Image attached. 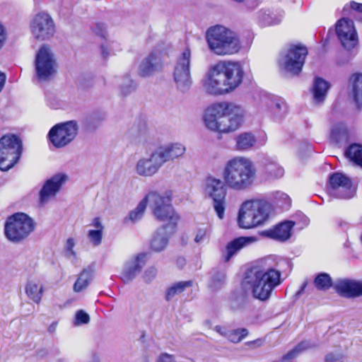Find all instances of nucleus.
Returning a JSON list of instances; mask_svg holds the SVG:
<instances>
[{
	"label": "nucleus",
	"instance_id": "1",
	"mask_svg": "<svg viewBox=\"0 0 362 362\" xmlns=\"http://www.w3.org/2000/svg\"><path fill=\"white\" fill-rule=\"evenodd\" d=\"M243 70L238 62H223L214 66L204 82L211 95H223L235 90L243 81Z\"/></svg>",
	"mask_w": 362,
	"mask_h": 362
},
{
	"label": "nucleus",
	"instance_id": "2",
	"mask_svg": "<svg viewBox=\"0 0 362 362\" xmlns=\"http://www.w3.org/2000/svg\"><path fill=\"white\" fill-rule=\"evenodd\" d=\"M244 115L245 111L241 106L234 103L221 102L207 107L204 121L209 129L228 133L240 128Z\"/></svg>",
	"mask_w": 362,
	"mask_h": 362
},
{
	"label": "nucleus",
	"instance_id": "3",
	"mask_svg": "<svg viewBox=\"0 0 362 362\" xmlns=\"http://www.w3.org/2000/svg\"><path fill=\"white\" fill-rule=\"evenodd\" d=\"M222 176L228 188L235 191H244L253 185L256 178V169L251 159L245 156H235L226 163Z\"/></svg>",
	"mask_w": 362,
	"mask_h": 362
},
{
	"label": "nucleus",
	"instance_id": "4",
	"mask_svg": "<svg viewBox=\"0 0 362 362\" xmlns=\"http://www.w3.org/2000/svg\"><path fill=\"white\" fill-rule=\"evenodd\" d=\"M281 272L272 267L255 266L245 274V281L252 289L255 298L268 300L272 291L281 284Z\"/></svg>",
	"mask_w": 362,
	"mask_h": 362
},
{
	"label": "nucleus",
	"instance_id": "5",
	"mask_svg": "<svg viewBox=\"0 0 362 362\" xmlns=\"http://www.w3.org/2000/svg\"><path fill=\"white\" fill-rule=\"evenodd\" d=\"M209 49L217 55H230L237 53L241 46L235 33L223 26L209 28L206 33Z\"/></svg>",
	"mask_w": 362,
	"mask_h": 362
},
{
	"label": "nucleus",
	"instance_id": "6",
	"mask_svg": "<svg viewBox=\"0 0 362 362\" xmlns=\"http://www.w3.org/2000/svg\"><path fill=\"white\" fill-rule=\"evenodd\" d=\"M147 201L153 215L159 221L168 222L164 226L170 227L171 232L175 230L180 219L172 205V193L170 191L160 193L151 191L147 194Z\"/></svg>",
	"mask_w": 362,
	"mask_h": 362
},
{
	"label": "nucleus",
	"instance_id": "7",
	"mask_svg": "<svg viewBox=\"0 0 362 362\" xmlns=\"http://www.w3.org/2000/svg\"><path fill=\"white\" fill-rule=\"evenodd\" d=\"M271 210V204L265 200L245 201L239 209L238 225L243 228H252L260 226L268 219Z\"/></svg>",
	"mask_w": 362,
	"mask_h": 362
},
{
	"label": "nucleus",
	"instance_id": "8",
	"mask_svg": "<svg viewBox=\"0 0 362 362\" xmlns=\"http://www.w3.org/2000/svg\"><path fill=\"white\" fill-rule=\"evenodd\" d=\"M34 229L33 219L24 213L10 216L4 225L5 236L13 243H20L25 240Z\"/></svg>",
	"mask_w": 362,
	"mask_h": 362
},
{
	"label": "nucleus",
	"instance_id": "9",
	"mask_svg": "<svg viewBox=\"0 0 362 362\" xmlns=\"http://www.w3.org/2000/svg\"><path fill=\"white\" fill-rule=\"evenodd\" d=\"M34 67L35 77L40 82L49 81L57 74L58 69L57 59L49 45H43L37 51Z\"/></svg>",
	"mask_w": 362,
	"mask_h": 362
},
{
	"label": "nucleus",
	"instance_id": "10",
	"mask_svg": "<svg viewBox=\"0 0 362 362\" xmlns=\"http://www.w3.org/2000/svg\"><path fill=\"white\" fill-rule=\"evenodd\" d=\"M22 142L16 135H5L0 139V170L13 167L22 153Z\"/></svg>",
	"mask_w": 362,
	"mask_h": 362
},
{
	"label": "nucleus",
	"instance_id": "11",
	"mask_svg": "<svg viewBox=\"0 0 362 362\" xmlns=\"http://www.w3.org/2000/svg\"><path fill=\"white\" fill-rule=\"evenodd\" d=\"M308 53L305 46L291 45L279 57L280 68L292 74H298L302 70Z\"/></svg>",
	"mask_w": 362,
	"mask_h": 362
},
{
	"label": "nucleus",
	"instance_id": "12",
	"mask_svg": "<svg viewBox=\"0 0 362 362\" xmlns=\"http://www.w3.org/2000/svg\"><path fill=\"white\" fill-rule=\"evenodd\" d=\"M226 185L224 180L209 176L204 182V193L212 199L214 210L220 219L223 218L226 202Z\"/></svg>",
	"mask_w": 362,
	"mask_h": 362
},
{
	"label": "nucleus",
	"instance_id": "13",
	"mask_svg": "<svg viewBox=\"0 0 362 362\" xmlns=\"http://www.w3.org/2000/svg\"><path fill=\"white\" fill-rule=\"evenodd\" d=\"M192 53L186 47L177 59L174 68L173 77L177 89L181 92L188 90L192 85L190 74Z\"/></svg>",
	"mask_w": 362,
	"mask_h": 362
},
{
	"label": "nucleus",
	"instance_id": "14",
	"mask_svg": "<svg viewBox=\"0 0 362 362\" xmlns=\"http://www.w3.org/2000/svg\"><path fill=\"white\" fill-rule=\"evenodd\" d=\"M78 126L76 121L59 123L51 128L48 133L50 142L57 148L64 147L76 136Z\"/></svg>",
	"mask_w": 362,
	"mask_h": 362
},
{
	"label": "nucleus",
	"instance_id": "15",
	"mask_svg": "<svg viewBox=\"0 0 362 362\" xmlns=\"http://www.w3.org/2000/svg\"><path fill=\"white\" fill-rule=\"evenodd\" d=\"M30 28L33 37L40 41L50 39L56 31L54 20L46 12L36 13L30 21Z\"/></svg>",
	"mask_w": 362,
	"mask_h": 362
},
{
	"label": "nucleus",
	"instance_id": "16",
	"mask_svg": "<svg viewBox=\"0 0 362 362\" xmlns=\"http://www.w3.org/2000/svg\"><path fill=\"white\" fill-rule=\"evenodd\" d=\"M335 31L341 46L347 49H354L358 44V34L352 20L341 18L335 25Z\"/></svg>",
	"mask_w": 362,
	"mask_h": 362
},
{
	"label": "nucleus",
	"instance_id": "17",
	"mask_svg": "<svg viewBox=\"0 0 362 362\" xmlns=\"http://www.w3.org/2000/svg\"><path fill=\"white\" fill-rule=\"evenodd\" d=\"M329 194L337 198L350 199L354 196L351 180L340 173H334L329 177Z\"/></svg>",
	"mask_w": 362,
	"mask_h": 362
},
{
	"label": "nucleus",
	"instance_id": "18",
	"mask_svg": "<svg viewBox=\"0 0 362 362\" xmlns=\"http://www.w3.org/2000/svg\"><path fill=\"white\" fill-rule=\"evenodd\" d=\"M163 166L156 151H152L148 156L141 157L136 163L135 173L144 177L155 175Z\"/></svg>",
	"mask_w": 362,
	"mask_h": 362
},
{
	"label": "nucleus",
	"instance_id": "19",
	"mask_svg": "<svg viewBox=\"0 0 362 362\" xmlns=\"http://www.w3.org/2000/svg\"><path fill=\"white\" fill-rule=\"evenodd\" d=\"M147 260L146 253H139L129 259L124 264L120 275L122 281L128 284L141 272Z\"/></svg>",
	"mask_w": 362,
	"mask_h": 362
},
{
	"label": "nucleus",
	"instance_id": "20",
	"mask_svg": "<svg viewBox=\"0 0 362 362\" xmlns=\"http://www.w3.org/2000/svg\"><path fill=\"white\" fill-rule=\"evenodd\" d=\"M67 177L63 174H57L46 180L40 191V203L43 205L54 198L66 181Z\"/></svg>",
	"mask_w": 362,
	"mask_h": 362
},
{
	"label": "nucleus",
	"instance_id": "21",
	"mask_svg": "<svg viewBox=\"0 0 362 362\" xmlns=\"http://www.w3.org/2000/svg\"><path fill=\"white\" fill-rule=\"evenodd\" d=\"M162 165L183 156L186 147L180 143H170L155 149Z\"/></svg>",
	"mask_w": 362,
	"mask_h": 362
},
{
	"label": "nucleus",
	"instance_id": "22",
	"mask_svg": "<svg viewBox=\"0 0 362 362\" xmlns=\"http://www.w3.org/2000/svg\"><path fill=\"white\" fill-rule=\"evenodd\" d=\"M336 291L346 298L362 296V283L349 279L338 280L334 284Z\"/></svg>",
	"mask_w": 362,
	"mask_h": 362
},
{
	"label": "nucleus",
	"instance_id": "23",
	"mask_svg": "<svg viewBox=\"0 0 362 362\" xmlns=\"http://www.w3.org/2000/svg\"><path fill=\"white\" fill-rule=\"evenodd\" d=\"M170 227L161 226L154 233L150 243V248L156 252H160L167 247L170 235L173 233Z\"/></svg>",
	"mask_w": 362,
	"mask_h": 362
},
{
	"label": "nucleus",
	"instance_id": "24",
	"mask_svg": "<svg viewBox=\"0 0 362 362\" xmlns=\"http://www.w3.org/2000/svg\"><path fill=\"white\" fill-rule=\"evenodd\" d=\"M162 68L159 54L151 53L140 64L139 74L141 76H148Z\"/></svg>",
	"mask_w": 362,
	"mask_h": 362
},
{
	"label": "nucleus",
	"instance_id": "25",
	"mask_svg": "<svg viewBox=\"0 0 362 362\" xmlns=\"http://www.w3.org/2000/svg\"><path fill=\"white\" fill-rule=\"evenodd\" d=\"M265 103L268 110L276 120L281 119L286 115L287 105L282 98L271 96L267 98Z\"/></svg>",
	"mask_w": 362,
	"mask_h": 362
},
{
	"label": "nucleus",
	"instance_id": "26",
	"mask_svg": "<svg viewBox=\"0 0 362 362\" xmlns=\"http://www.w3.org/2000/svg\"><path fill=\"white\" fill-rule=\"evenodd\" d=\"M255 237H240L230 242L226 246V254L224 255V261L228 262L230 258L243 247L255 242Z\"/></svg>",
	"mask_w": 362,
	"mask_h": 362
},
{
	"label": "nucleus",
	"instance_id": "27",
	"mask_svg": "<svg viewBox=\"0 0 362 362\" xmlns=\"http://www.w3.org/2000/svg\"><path fill=\"white\" fill-rule=\"evenodd\" d=\"M25 292L30 300L39 304L44 292L43 284L37 279H29L25 284Z\"/></svg>",
	"mask_w": 362,
	"mask_h": 362
},
{
	"label": "nucleus",
	"instance_id": "28",
	"mask_svg": "<svg viewBox=\"0 0 362 362\" xmlns=\"http://www.w3.org/2000/svg\"><path fill=\"white\" fill-rule=\"evenodd\" d=\"M349 83L351 86L353 100L359 110H362V74L355 73L351 75Z\"/></svg>",
	"mask_w": 362,
	"mask_h": 362
},
{
	"label": "nucleus",
	"instance_id": "29",
	"mask_svg": "<svg viewBox=\"0 0 362 362\" xmlns=\"http://www.w3.org/2000/svg\"><path fill=\"white\" fill-rule=\"evenodd\" d=\"M329 88V84L327 81L322 78H315L311 89L313 102L315 104L323 103Z\"/></svg>",
	"mask_w": 362,
	"mask_h": 362
},
{
	"label": "nucleus",
	"instance_id": "30",
	"mask_svg": "<svg viewBox=\"0 0 362 362\" xmlns=\"http://www.w3.org/2000/svg\"><path fill=\"white\" fill-rule=\"evenodd\" d=\"M294 224V222L291 221H284L270 230L269 236L273 239L280 241L287 240L291 235V231Z\"/></svg>",
	"mask_w": 362,
	"mask_h": 362
},
{
	"label": "nucleus",
	"instance_id": "31",
	"mask_svg": "<svg viewBox=\"0 0 362 362\" xmlns=\"http://www.w3.org/2000/svg\"><path fill=\"white\" fill-rule=\"evenodd\" d=\"M94 276V270L88 267L84 269L78 275L75 284H74V291L76 293L85 290L90 285Z\"/></svg>",
	"mask_w": 362,
	"mask_h": 362
},
{
	"label": "nucleus",
	"instance_id": "32",
	"mask_svg": "<svg viewBox=\"0 0 362 362\" xmlns=\"http://www.w3.org/2000/svg\"><path fill=\"white\" fill-rule=\"evenodd\" d=\"M284 16L283 11L274 13L269 11H261L258 14V20L262 26H270L280 23Z\"/></svg>",
	"mask_w": 362,
	"mask_h": 362
},
{
	"label": "nucleus",
	"instance_id": "33",
	"mask_svg": "<svg viewBox=\"0 0 362 362\" xmlns=\"http://www.w3.org/2000/svg\"><path fill=\"white\" fill-rule=\"evenodd\" d=\"M255 143L256 139L251 133H242L235 138V148L240 151L251 149Z\"/></svg>",
	"mask_w": 362,
	"mask_h": 362
},
{
	"label": "nucleus",
	"instance_id": "34",
	"mask_svg": "<svg viewBox=\"0 0 362 362\" xmlns=\"http://www.w3.org/2000/svg\"><path fill=\"white\" fill-rule=\"evenodd\" d=\"M346 157L362 168V146L359 144H352L346 151Z\"/></svg>",
	"mask_w": 362,
	"mask_h": 362
},
{
	"label": "nucleus",
	"instance_id": "35",
	"mask_svg": "<svg viewBox=\"0 0 362 362\" xmlns=\"http://www.w3.org/2000/svg\"><path fill=\"white\" fill-rule=\"evenodd\" d=\"M148 204L147 197L146 195L140 201L136 207L131 211L129 214L128 217L125 218V221L127 219L130 220L133 223L137 222L141 219L144 216V212L146 209Z\"/></svg>",
	"mask_w": 362,
	"mask_h": 362
},
{
	"label": "nucleus",
	"instance_id": "36",
	"mask_svg": "<svg viewBox=\"0 0 362 362\" xmlns=\"http://www.w3.org/2000/svg\"><path fill=\"white\" fill-rule=\"evenodd\" d=\"M313 284L320 291H327L332 286L333 281L329 274L322 272L315 276Z\"/></svg>",
	"mask_w": 362,
	"mask_h": 362
},
{
	"label": "nucleus",
	"instance_id": "37",
	"mask_svg": "<svg viewBox=\"0 0 362 362\" xmlns=\"http://www.w3.org/2000/svg\"><path fill=\"white\" fill-rule=\"evenodd\" d=\"M226 280V274L224 271L218 269H214L211 272V277L209 281V287L213 290L220 288Z\"/></svg>",
	"mask_w": 362,
	"mask_h": 362
},
{
	"label": "nucleus",
	"instance_id": "38",
	"mask_svg": "<svg viewBox=\"0 0 362 362\" xmlns=\"http://www.w3.org/2000/svg\"><path fill=\"white\" fill-rule=\"evenodd\" d=\"M264 173L269 178H279L284 175V169L274 161H267L264 163Z\"/></svg>",
	"mask_w": 362,
	"mask_h": 362
},
{
	"label": "nucleus",
	"instance_id": "39",
	"mask_svg": "<svg viewBox=\"0 0 362 362\" xmlns=\"http://www.w3.org/2000/svg\"><path fill=\"white\" fill-rule=\"evenodd\" d=\"M192 284V282L191 281H180L173 284L167 290L165 296L166 300H170L176 295H178L183 292L186 288L190 287Z\"/></svg>",
	"mask_w": 362,
	"mask_h": 362
},
{
	"label": "nucleus",
	"instance_id": "40",
	"mask_svg": "<svg viewBox=\"0 0 362 362\" xmlns=\"http://www.w3.org/2000/svg\"><path fill=\"white\" fill-rule=\"evenodd\" d=\"M316 346L315 343L310 341H303L299 343L295 348L288 351L283 358L284 360L292 359L296 357L302 351L308 349H312Z\"/></svg>",
	"mask_w": 362,
	"mask_h": 362
},
{
	"label": "nucleus",
	"instance_id": "41",
	"mask_svg": "<svg viewBox=\"0 0 362 362\" xmlns=\"http://www.w3.org/2000/svg\"><path fill=\"white\" fill-rule=\"evenodd\" d=\"M147 132L146 124L144 122L139 121L134 123L128 130V135L133 139H139L144 136Z\"/></svg>",
	"mask_w": 362,
	"mask_h": 362
},
{
	"label": "nucleus",
	"instance_id": "42",
	"mask_svg": "<svg viewBox=\"0 0 362 362\" xmlns=\"http://www.w3.org/2000/svg\"><path fill=\"white\" fill-rule=\"evenodd\" d=\"M341 13L344 16H354L356 13H362V4L351 1L344 6Z\"/></svg>",
	"mask_w": 362,
	"mask_h": 362
},
{
	"label": "nucleus",
	"instance_id": "43",
	"mask_svg": "<svg viewBox=\"0 0 362 362\" xmlns=\"http://www.w3.org/2000/svg\"><path fill=\"white\" fill-rule=\"evenodd\" d=\"M248 334V331L245 328H240L228 331L227 334L228 339L233 343H238Z\"/></svg>",
	"mask_w": 362,
	"mask_h": 362
},
{
	"label": "nucleus",
	"instance_id": "44",
	"mask_svg": "<svg viewBox=\"0 0 362 362\" xmlns=\"http://www.w3.org/2000/svg\"><path fill=\"white\" fill-rule=\"evenodd\" d=\"M120 88L122 94L127 96L136 90V85L129 76H127L123 78Z\"/></svg>",
	"mask_w": 362,
	"mask_h": 362
},
{
	"label": "nucleus",
	"instance_id": "45",
	"mask_svg": "<svg viewBox=\"0 0 362 362\" xmlns=\"http://www.w3.org/2000/svg\"><path fill=\"white\" fill-rule=\"evenodd\" d=\"M103 232L100 230H90L88 232V238L94 246H98L101 244Z\"/></svg>",
	"mask_w": 362,
	"mask_h": 362
},
{
	"label": "nucleus",
	"instance_id": "46",
	"mask_svg": "<svg viewBox=\"0 0 362 362\" xmlns=\"http://www.w3.org/2000/svg\"><path fill=\"white\" fill-rule=\"evenodd\" d=\"M76 245V241L74 238H69L67 239L65 244V255L69 259H76V253L74 248Z\"/></svg>",
	"mask_w": 362,
	"mask_h": 362
},
{
	"label": "nucleus",
	"instance_id": "47",
	"mask_svg": "<svg viewBox=\"0 0 362 362\" xmlns=\"http://www.w3.org/2000/svg\"><path fill=\"white\" fill-rule=\"evenodd\" d=\"M90 321V317L85 311L80 310L76 314L74 324L75 325H81L83 324H88Z\"/></svg>",
	"mask_w": 362,
	"mask_h": 362
},
{
	"label": "nucleus",
	"instance_id": "48",
	"mask_svg": "<svg viewBox=\"0 0 362 362\" xmlns=\"http://www.w3.org/2000/svg\"><path fill=\"white\" fill-rule=\"evenodd\" d=\"M157 274V269L154 267L148 268L143 275V278L146 282H151Z\"/></svg>",
	"mask_w": 362,
	"mask_h": 362
},
{
	"label": "nucleus",
	"instance_id": "49",
	"mask_svg": "<svg viewBox=\"0 0 362 362\" xmlns=\"http://www.w3.org/2000/svg\"><path fill=\"white\" fill-rule=\"evenodd\" d=\"M156 362H177L174 355L169 354L168 353L160 354Z\"/></svg>",
	"mask_w": 362,
	"mask_h": 362
},
{
	"label": "nucleus",
	"instance_id": "50",
	"mask_svg": "<svg viewBox=\"0 0 362 362\" xmlns=\"http://www.w3.org/2000/svg\"><path fill=\"white\" fill-rule=\"evenodd\" d=\"M343 356L340 353H329L326 355V362H342Z\"/></svg>",
	"mask_w": 362,
	"mask_h": 362
},
{
	"label": "nucleus",
	"instance_id": "51",
	"mask_svg": "<svg viewBox=\"0 0 362 362\" xmlns=\"http://www.w3.org/2000/svg\"><path fill=\"white\" fill-rule=\"evenodd\" d=\"M112 44L107 43L106 45H102L100 47V51H101V55L103 58L107 59L112 54Z\"/></svg>",
	"mask_w": 362,
	"mask_h": 362
},
{
	"label": "nucleus",
	"instance_id": "52",
	"mask_svg": "<svg viewBox=\"0 0 362 362\" xmlns=\"http://www.w3.org/2000/svg\"><path fill=\"white\" fill-rule=\"evenodd\" d=\"M206 236V230L205 228L199 229L194 238V241L197 243H202Z\"/></svg>",
	"mask_w": 362,
	"mask_h": 362
},
{
	"label": "nucleus",
	"instance_id": "53",
	"mask_svg": "<svg viewBox=\"0 0 362 362\" xmlns=\"http://www.w3.org/2000/svg\"><path fill=\"white\" fill-rule=\"evenodd\" d=\"M91 226L95 228V230H100L103 231L104 227L98 217H95L93 219Z\"/></svg>",
	"mask_w": 362,
	"mask_h": 362
},
{
	"label": "nucleus",
	"instance_id": "54",
	"mask_svg": "<svg viewBox=\"0 0 362 362\" xmlns=\"http://www.w3.org/2000/svg\"><path fill=\"white\" fill-rule=\"evenodd\" d=\"M214 329L221 335L224 336L226 337H227L228 331H227L226 329H225L224 327L217 325L215 327Z\"/></svg>",
	"mask_w": 362,
	"mask_h": 362
},
{
	"label": "nucleus",
	"instance_id": "55",
	"mask_svg": "<svg viewBox=\"0 0 362 362\" xmlns=\"http://www.w3.org/2000/svg\"><path fill=\"white\" fill-rule=\"evenodd\" d=\"M307 285H308V281H304L300 289L297 292V295H300L303 292L305 288H306Z\"/></svg>",
	"mask_w": 362,
	"mask_h": 362
},
{
	"label": "nucleus",
	"instance_id": "56",
	"mask_svg": "<svg viewBox=\"0 0 362 362\" xmlns=\"http://www.w3.org/2000/svg\"><path fill=\"white\" fill-rule=\"evenodd\" d=\"M282 197L284 199H285L288 201V204H289L291 202V200H290V198L288 197V196L287 194H283Z\"/></svg>",
	"mask_w": 362,
	"mask_h": 362
},
{
	"label": "nucleus",
	"instance_id": "57",
	"mask_svg": "<svg viewBox=\"0 0 362 362\" xmlns=\"http://www.w3.org/2000/svg\"><path fill=\"white\" fill-rule=\"evenodd\" d=\"M204 323L206 326L211 327V323L209 320H205Z\"/></svg>",
	"mask_w": 362,
	"mask_h": 362
},
{
	"label": "nucleus",
	"instance_id": "58",
	"mask_svg": "<svg viewBox=\"0 0 362 362\" xmlns=\"http://www.w3.org/2000/svg\"><path fill=\"white\" fill-rule=\"evenodd\" d=\"M332 134L334 135L335 134V129H332Z\"/></svg>",
	"mask_w": 362,
	"mask_h": 362
}]
</instances>
